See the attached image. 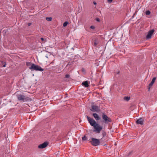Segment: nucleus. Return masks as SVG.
<instances>
[{"instance_id": "f257e3e1", "label": "nucleus", "mask_w": 157, "mask_h": 157, "mask_svg": "<svg viewBox=\"0 0 157 157\" xmlns=\"http://www.w3.org/2000/svg\"><path fill=\"white\" fill-rule=\"evenodd\" d=\"M87 120L90 125L93 127L94 128V131L97 133H99L103 128V127L97 123L93 118L87 116Z\"/></svg>"}, {"instance_id": "f03ea898", "label": "nucleus", "mask_w": 157, "mask_h": 157, "mask_svg": "<svg viewBox=\"0 0 157 157\" xmlns=\"http://www.w3.org/2000/svg\"><path fill=\"white\" fill-rule=\"evenodd\" d=\"M30 69L31 71H44L41 67L36 65L34 63H33L31 66L30 67Z\"/></svg>"}, {"instance_id": "7ed1b4c3", "label": "nucleus", "mask_w": 157, "mask_h": 157, "mask_svg": "<svg viewBox=\"0 0 157 157\" xmlns=\"http://www.w3.org/2000/svg\"><path fill=\"white\" fill-rule=\"evenodd\" d=\"M90 142L92 145L94 146H97L100 145V140L94 138H91L90 139Z\"/></svg>"}, {"instance_id": "20e7f679", "label": "nucleus", "mask_w": 157, "mask_h": 157, "mask_svg": "<svg viewBox=\"0 0 157 157\" xmlns=\"http://www.w3.org/2000/svg\"><path fill=\"white\" fill-rule=\"evenodd\" d=\"M17 97L18 100L21 101L23 102L27 101L28 98L27 97L21 94L17 95Z\"/></svg>"}, {"instance_id": "39448f33", "label": "nucleus", "mask_w": 157, "mask_h": 157, "mask_svg": "<svg viewBox=\"0 0 157 157\" xmlns=\"http://www.w3.org/2000/svg\"><path fill=\"white\" fill-rule=\"evenodd\" d=\"M102 119L105 121V123H108L109 122L111 121L110 118L108 117L105 113H103L102 115Z\"/></svg>"}, {"instance_id": "423d86ee", "label": "nucleus", "mask_w": 157, "mask_h": 157, "mask_svg": "<svg viewBox=\"0 0 157 157\" xmlns=\"http://www.w3.org/2000/svg\"><path fill=\"white\" fill-rule=\"evenodd\" d=\"M154 31L155 30L154 29H152L150 30L148 32V34L146 36V37L147 39H151Z\"/></svg>"}, {"instance_id": "0eeeda50", "label": "nucleus", "mask_w": 157, "mask_h": 157, "mask_svg": "<svg viewBox=\"0 0 157 157\" xmlns=\"http://www.w3.org/2000/svg\"><path fill=\"white\" fill-rule=\"evenodd\" d=\"M99 110L98 107L95 105H92L91 109H90V110L93 112H98Z\"/></svg>"}, {"instance_id": "6e6552de", "label": "nucleus", "mask_w": 157, "mask_h": 157, "mask_svg": "<svg viewBox=\"0 0 157 157\" xmlns=\"http://www.w3.org/2000/svg\"><path fill=\"white\" fill-rule=\"evenodd\" d=\"M48 145V143L47 142H45L39 145L38 147L40 149H43L45 148Z\"/></svg>"}, {"instance_id": "1a4fd4ad", "label": "nucleus", "mask_w": 157, "mask_h": 157, "mask_svg": "<svg viewBox=\"0 0 157 157\" xmlns=\"http://www.w3.org/2000/svg\"><path fill=\"white\" fill-rule=\"evenodd\" d=\"M136 123L138 124L143 125L144 123V120L142 118H140L136 121Z\"/></svg>"}, {"instance_id": "9d476101", "label": "nucleus", "mask_w": 157, "mask_h": 157, "mask_svg": "<svg viewBox=\"0 0 157 157\" xmlns=\"http://www.w3.org/2000/svg\"><path fill=\"white\" fill-rule=\"evenodd\" d=\"M93 115L95 119L97 120H99L100 119V117L98 116V114L96 113H94L93 114Z\"/></svg>"}, {"instance_id": "9b49d317", "label": "nucleus", "mask_w": 157, "mask_h": 157, "mask_svg": "<svg viewBox=\"0 0 157 157\" xmlns=\"http://www.w3.org/2000/svg\"><path fill=\"white\" fill-rule=\"evenodd\" d=\"M156 79V78L154 77L152 79V81L149 84V86L151 87L154 84Z\"/></svg>"}, {"instance_id": "f8f14e48", "label": "nucleus", "mask_w": 157, "mask_h": 157, "mask_svg": "<svg viewBox=\"0 0 157 157\" xmlns=\"http://www.w3.org/2000/svg\"><path fill=\"white\" fill-rule=\"evenodd\" d=\"M82 84L83 86H84L85 87H88L89 86V84L87 81L83 82Z\"/></svg>"}, {"instance_id": "ddd939ff", "label": "nucleus", "mask_w": 157, "mask_h": 157, "mask_svg": "<svg viewBox=\"0 0 157 157\" xmlns=\"http://www.w3.org/2000/svg\"><path fill=\"white\" fill-rule=\"evenodd\" d=\"M33 64V63H31V62H27L26 63V65L29 67V69H30V67Z\"/></svg>"}, {"instance_id": "4468645a", "label": "nucleus", "mask_w": 157, "mask_h": 157, "mask_svg": "<svg viewBox=\"0 0 157 157\" xmlns=\"http://www.w3.org/2000/svg\"><path fill=\"white\" fill-rule=\"evenodd\" d=\"M101 133L103 137L101 139V140L106 135V133L104 131H102Z\"/></svg>"}, {"instance_id": "2eb2a0df", "label": "nucleus", "mask_w": 157, "mask_h": 157, "mask_svg": "<svg viewBox=\"0 0 157 157\" xmlns=\"http://www.w3.org/2000/svg\"><path fill=\"white\" fill-rule=\"evenodd\" d=\"M99 41L98 40H95L94 41V45L96 46L98 44Z\"/></svg>"}, {"instance_id": "dca6fc26", "label": "nucleus", "mask_w": 157, "mask_h": 157, "mask_svg": "<svg viewBox=\"0 0 157 157\" xmlns=\"http://www.w3.org/2000/svg\"><path fill=\"white\" fill-rule=\"evenodd\" d=\"M130 97H124V100H126L127 101H129L130 100Z\"/></svg>"}, {"instance_id": "f3484780", "label": "nucleus", "mask_w": 157, "mask_h": 157, "mask_svg": "<svg viewBox=\"0 0 157 157\" xmlns=\"http://www.w3.org/2000/svg\"><path fill=\"white\" fill-rule=\"evenodd\" d=\"M40 39L44 43H45L46 41V39H44L43 38H41Z\"/></svg>"}, {"instance_id": "a211bd4d", "label": "nucleus", "mask_w": 157, "mask_h": 157, "mask_svg": "<svg viewBox=\"0 0 157 157\" xmlns=\"http://www.w3.org/2000/svg\"><path fill=\"white\" fill-rule=\"evenodd\" d=\"M150 12L149 10L145 12V14L147 15H149L150 14Z\"/></svg>"}, {"instance_id": "6ab92c4d", "label": "nucleus", "mask_w": 157, "mask_h": 157, "mask_svg": "<svg viewBox=\"0 0 157 157\" xmlns=\"http://www.w3.org/2000/svg\"><path fill=\"white\" fill-rule=\"evenodd\" d=\"M68 24V22L67 21H66L63 24V26L64 27H66Z\"/></svg>"}, {"instance_id": "aec40b11", "label": "nucleus", "mask_w": 157, "mask_h": 157, "mask_svg": "<svg viewBox=\"0 0 157 157\" xmlns=\"http://www.w3.org/2000/svg\"><path fill=\"white\" fill-rule=\"evenodd\" d=\"M87 139V138L85 136H84V137L82 138V140H86Z\"/></svg>"}, {"instance_id": "412c9836", "label": "nucleus", "mask_w": 157, "mask_h": 157, "mask_svg": "<svg viewBox=\"0 0 157 157\" xmlns=\"http://www.w3.org/2000/svg\"><path fill=\"white\" fill-rule=\"evenodd\" d=\"M52 18L51 17H47L46 18V20H52Z\"/></svg>"}, {"instance_id": "4be33fe9", "label": "nucleus", "mask_w": 157, "mask_h": 157, "mask_svg": "<svg viewBox=\"0 0 157 157\" xmlns=\"http://www.w3.org/2000/svg\"><path fill=\"white\" fill-rule=\"evenodd\" d=\"M70 77V75L69 74H67L65 75V77L66 78H69Z\"/></svg>"}, {"instance_id": "5701e85b", "label": "nucleus", "mask_w": 157, "mask_h": 157, "mask_svg": "<svg viewBox=\"0 0 157 157\" xmlns=\"http://www.w3.org/2000/svg\"><path fill=\"white\" fill-rule=\"evenodd\" d=\"M90 28L92 29H94L95 28V27L94 26L92 25L90 26Z\"/></svg>"}, {"instance_id": "b1692460", "label": "nucleus", "mask_w": 157, "mask_h": 157, "mask_svg": "<svg viewBox=\"0 0 157 157\" xmlns=\"http://www.w3.org/2000/svg\"><path fill=\"white\" fill-rule=\"evenodd\" d=\"M113 1V0H108V2L109 3H111Z\"/></svg>"}, {"instance_id": "393cba45", "label": "nucleus", "mask_w": 157, "mask_h": 157, "mask_svg": "<svg viewBox=\"0 0 157 157\" xmlns=\"http://www.w3.org/2000/svg\"><path fill=\"white\" fill-rule=\"evenodd\" d=\"M32 23H29L27 24L28 26H30L31 25Z\"/></svg>"}, {"instance_id": "a878e982", "label": "nucleus", "mask_w": 157, "mask_h": 157, "mask_svg": "<svg viewBox=\"0 0 157 157\" xmlns=\"http://www.w3.org/2000/svg\"><path fill=\"white\" fill-rule=\"evenodd\" d=\"M6 66V64H4L3 65V67H5Z\"/></svg>"}, {"instance_id": "bb28decb", "label": "nucleus", "mask_w": 157, "mask_h": 157, "mask_svg": "<svg viewBox=\"0 0 157 157\" xmlns=\"http://www.w3.org/2000/svg\"><path fill=\"white\" fill-rule=\"evenodd\" d=\"M94 4L95 5H96V2H94Z\"/></svg>"}, {"instance_id": "cd10ccee", "label": "nucleus", "mask_w": 157, "mask_h": 157, "mask_svg": "<svg viewBox=\"0 0 157 157\" xmlns=\"http://www.w3.org/2000/svg\"><path fill=\"white\" fill-rule=\"evenodd\" d=\"M95 20H99V19L98 18H96Z\"/></svg>"}, {"instance_id": "c85d7f7f", "label": "nucleus", "mask_w": 157, "mask_h": 157, "mask_svg": "<svg viewBox=\"0 0 157 157\" xmlns=\"http://www.w3.org/2000/svg\"><path fill=\"white\" fill-rule=\"evenodd\" d=\"M97 21H100V20H97Z\"/></svg>"}]
</instances>
